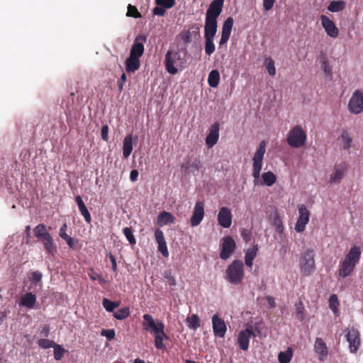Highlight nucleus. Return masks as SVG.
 Here are the masks:
<instances>
[{"instance_id":"1","label":"nucleus","mask_w":363,"mask_h":363,"mask_svg":"<svg viewBox=\"0 0 363 363\" xmlns=\"http://www.w3.org/2000/svg\"><path fill=\"white\" fill-rule=\"evenodd\" d=\"M361 256L360 248L353 246L346 255L345 259L340 263L338 269V276L345 278L354 271L356 264L359 262Z\"/></svg>"},{"instance_id":"2","label":"nucleus","mask_w":363,"mask_h":363,"mask_svg":"<svg viewBox=\"0 0 363 363\" xmlns=\"http://www.w3.org/2000/svg\"><path fill=\"white\" fill-rule=\"evenodd\" d=\"M34 235L40 241L44 246L45 250L50 255H54L57 253V246L51 235L47 231L45 224H38L33 228Z\"/></svg>"},{"instance_id":"3","label":"nucleus","mask_w":363,"mask_h":363,"mask_svg":"<svg viewBox=\"0 0 363 363\" xmlns=\"http://www.w3.org/2000/svg\"><path fill=\"white\" fill-rule=\"evenodd\" d=\"M225 279L232 284H239L244 279V265L236 259L229 264L225 270Z\"/></svg>"},{"instance_id":"4","label":"nucleus","mask_w":363,"mask_h":363,"mask_svg":"<svg viewBox=\"0 0 363 363\" xmlns=\"http://www.w3.org/2000/svg\"><path fill=\"white\" fill-rule=\"evenodd\" d=\"M315 252L313 249H307L301 256L300 268L304 276L311 275L315 269Z\"/></svg>"},{"instance_id":"5","label":"nucleus","mask_w":363,"mask_h":363,"mask_svg":"<svg viewBox=\"0 0 363 363\" xmlns=\"http://www.w3.org/2000/svg\"><path fill=\"white\" fill-rule=\"evenodd\" d=\"M184 58L181 57L179 50H168L165 55V66L167 71L171 74L178 72L177 67L184 63Z\"/></svg>"},{"instance_id":"6","label":"nucleus","mask_w":363,"mask_h":363,"mask_svg":"<svg viewBox=\"0 0 363 363\" xmlns=\"http://www.w3.org/2000/svg\"><path fill=\"white\" fill-rule=\"evenodd\" d=\"M306 133L300 125L294 126L289 133L287 143L292 147L303 146L306 141Z\"/></svg>"},{"instance_id":"7","label":"nucleus","mask_w":363,"mask_h":363,"mask_svg":"<svg viewBox=\"0 0 363 363\" xmlns=\"http://www.w3.org/2000/svg\"><path fill=\"white\" fill-rule=\"evenodd\" d=\"M265 147L266 144L264 141H262L259 143V147L257 150L254 157H253V171L252 176L255 178V184H258V180L260 176V172L262 167V160L264 157V155L265 153Z\"/></svg>"},{"instance_id":"8","label":"nucleus","mask_w":363,"mask_h":363,"mask_svg":"<svg viewBox=\"0 0 363 363\" xmlns=\"http://www.w3.org/2000/svg\"><path fill=\"white\" fill-rule=\"evenodd\" d=\"M348 110L354 114H359L363 111V92L355 90L348 103Z\"/></svg>"},{"instance_id":"9","label":"nucleus","mask_w":363,"mask_h":363,"mask_svg":"<svg viewBox=\"0 0 363 363\" xmlns=\"http://www.w3.org/2000/svg\"><path fill=\"white\" fill-rule=\"evenodd\" d=\"M251 337H256V334L251 326L239 332L238 335V344L240 350L244 351L248 350Z\"/></svg>"},{"instance_id":"10","label":"nucleus","mask_w":363,"mask_h":363,"mask_svg":"<svg viewBox=\"0 0 363 363\" xmlns=\"http://www.w3.org/2000/svg\"><path fill=\"white\" fill-rule=\"evenodd\" d=\"M224 0H213L206 11V19L217 21L222 12Z\"/></svg>"},{"instance_id":"11","label":"nucleus","mask_w":363,"mask_h":363,"mask_svg":"<svg viewBox=\"0 0 363 363\" xmlns=\"http://www.w3.org/2000/svg\"><path fill=\"white\" fill-rule=\"evenodd\" d=\"M298 210L299 216L295 225V230L297 232H303L309 220V211L303 204L299 205Z\"/></svg>"},{"instance_id":"12","label":"nucleus","mask_w":363,"mask_h":363,"mask_svg":"<svg viewBox=\"0 0 363 363\" xmlns=\"http://www.w3.org/2000/svg\"><path fill=\"white\" fill-rule=\"evenodd\" d=\"M147 40L145 35H138L131 47L130 55L140 58L144 52V43Z\"/></svg>"},{"instance_id":"13","label":"nucleus","mask_w":363,"mask_h":363,"mask_svg":"<svg viewBox=\"0 0 363 363\" xmlns=\"http://www.w3.org/2000/svg\"><path fill=\"white\" fill-rule=\"evenodd\" d=\"M235 247L236 245L234 240L230 236L225 237L222 244V251L220 253V257L224 260L228 259L235 251Z\"/></svg>"},{"instance_id":"14","label":"nucleus","mask_w":363,"mask_h":363,"mask_svg":"<svg viewBox=\"0 0 363 363\" xmlns=\"http://www.w3.org/2000/svg\"><path fill=\"white\" fill-rule=\"evenodd\" d=\"M347 340L349 342L350 350L351 352H356L360 344L359 333L357 329L352 328L348 330L346 334Z\"/></svg>"},{"instance_id":"15","label":"nucleus","mask_w":363,"mask_h":363,"mask_svg":"<svg viewBox=\"0 0 363 363\" xmlns=\"http://www.w3.org/2000/svg\"><path fill=\"white\" fill-rule=\"evenodd\" d=\"M143 319L145 323H143L144 328L146 330L151 329L155 333H162V330H164V324L161 321H157V323L153 319L152 316L150 314L143 315Z\"/></svg>"},{"instance_id":"16","label":"nucleus","mask_w":363,"mask_h":363,"mask_svg":"<svg viewBox=\"0 0 363 363\" xmlns=\"http://www.w3.org/2000/svg\"><path fill=\"white\" fill-rule=\"evenodd\" d=\"M204 216V204L202 201H196L190 221L192 226L200 224Z\"/></svg>"},{"instance_id":"17","label":"nucleus","mask_w":363,"mask_h":363,"mask_svg":"<svg viewBox=\"0 0 363 363\" xmlns=\"http://www.w3.org/2000/svg\"><path fill=\"white\" fill-rule=\"evenodd\" d=\"M322 26L324 28L327 34L331 38H336L338 35L339 30L335 24L326 16L322 15L320 16Z\"/></svg>"},{"instance_id":"18","label":"nucleus","mask_w":363,"mask_h":363,"mask_svg":"<svg viewBox=\"0 0 363 363\" xmlns=\"http://www.w3.org/2000/svg\"><path fill=\"white\" fill-rule=\"evenodd\" d=\"M218 221L223 228H228L232 223V214L229 208L222 207L218 214Z\"/></svg>"},{"instance_id":"19","label":"nucleus","mask_w":363,"mask_h":363,"mask_svg":"<svg viewBox=\"0 0 363 363\" xmlns=\"http://www.w3.org/2000/svg\"><path fill=\"white\" fill-rule=\"evenodd\" d=\"M212 324L215 335L223 337L226 332V325L224 320L215 314L212 318Z\"/></svg>"},{"instance_id":"20","label":"nucleus","mask_w":363,"mask_h":363,"mask_svg":"<svg viewBox=\"0 0 363 363\" xmlns=\"http://www.w3.org/2000/svg\"><path fill=\"white\" fill-rule=\"evenodd\" d=\"M233 18L228 17L223 23L221 32V38L220 39L219 45H223L225 44L230 36L232 28L233 26Z\"/></svg>"},{"instance_id":"21","label":"nucleus","mask_w":363,"mask_h":363,"mask_svg":"<svg viewBox=\"0 0 363 363\" xmlns=\"http://www.w3.org/2000/svg\"><path fill=\"white\" fill-rule=\"evenodd\" d=\"M219 138V124L215 123L209 130V133L206 138V145L211 148L213 147L218 142Z\"/></svg>"},{"instance_id":"22","label":"nucleus","mask_w":363,"mask_h":363,"mask_svg":"<svg viewBox=\"0 0 363 363\" xmlns=\"http://www.w3.org/2000/svg\"><path fill=\"white\" fill-rule=\"evenodd\" d=\"M201 167L202 164L199 158H194L192 161L189 159L181 164L182 169L192 174L198 173Z\"/></svg>"},{"instance_id":"23","label":"nucleus","mask_w":363,"mask_h":363,"mask_svg":"<svg viewBox=\"0 0 363 363\" xmlns=\"http://www.w3.org/2000/svg\"><path fill=\"white\" fill-rule=\"evenodd\" d=\"M218 28V21L205 19L204 38H214Z\"/></svg>"},{"instance_id":"24","label":"nucleus","mask_w":363,"mask_h":363,"mask_svg":"<svg viewBox=\"0 0 363 363\" xmlns=\"http://www.w3.org/2000/svg\"><path fill=\"white\" fill-rule=\"evenodd\" d=\"M314 349L315 352L320 355L319 359L324 361L328 356V349L325 343L321 338H316Z\"/></svg>"},{"instance_id":"25","label":"nucleus","mask_w":363,"mask_h":363,"mask_svg":"<svg viewBox=\"0 0 363 363\" xmlns=\"http://www.w3.org/2000/svg\"><path fill=\"white\" fill-rule=\"evenodd\" d=\"M140 66V58L129 55L125 60V70L127 72L134 73Z\"/></svg>"},{"instance_id":"26","label":"nucleus","mask_w":363,"mask_h":363,"mask_svg":"<svg viewBox=\"0 0 363 363\" xmlns=\"http://www.w3.org/2000/svg\"><path fill=\"white\" fill-rule=\"evenodd\" d=\"M175 218L170 213L162 211L157 216V223L160 226L174 223Z\"/></svg>"},{"instance_id":"27","label":"nucleus","mask_w":363,"mask_h":363,"mask_svg":"<svg viewBox=\"0 0 363 363\" xmlns=\"http://www.w3.org/2000/svg\"><path fill=\"white\" fill-rule=\"evenodd\" d=\"M133 150V138L131 135L125 137L123 142V155L124 158H128Z\"/></svg>"},{"instance_id":"28","label":"nucleus","mask_w":363,"mask_h":363,"mask_svg":"<svg viewBox=\"0 0 363 363\" xmlns=\"http://www.w3.org/2000/svg\"><path fill=\"white\" fill-rule=\"evenodd\" d=\"M67 229V224H63L62 225V227L60 228V236L63 239L65 240L66 242H67V244L68 245V246L72 248V249H75L76 248V243H77V241L69 237L67 233H66V230Z\"/></svg>"},{"instance_id":"29","label":"nucleus","mask_w":363,"mask_h":363,"mask_svg":"<svg viewBox=\"0 0 363 363\" xmlns=\"http://www.w3.org/2000/svg\"><path fill=\"white\" fill-rule=\"evenodd\" d=\"M257 251L258 247L257 245L246 251L245 256V263L247 267H252L253 264L252 262L257 256Z\"/></svg>"},{"instance_id":"30","label":"nucleus","mask_w":363,"mask_h":363,"mask_svg":"<svg viewBox=\"0 0 363 363\" xmlns=\"http://www.w3.org/2000/svg\"><path fill=\"white\" fill-rule=\"evenodd\" d=\"M36 302V297L32 293H27L21 297V304L28 308L34 307Z\"/></svg>"},{"instance_id":"31","label":"nucleus","mask_w":363,"mask_h":363,"mask_svg":"<svg viewBox=\"0 0 363 363\" xmlns=\"http://www.w3.org/2000/svg\"><path fill=\"white\" fill-rule=\"evenodd\" d=\"M220 81V74L217 69H213L210 72L208 77V82L211 87H216Z\"/></svg>"},{"instance_id":"32","label":"nucleus","mask_w":363,"mask_h":363,"mask_svg":"<svg viewBox=\"0 0 363 363\" xmlns=\"http://www.w3.org/2000/svg\"><path fill=\"white\" fill-rule=\"evenodd\" d=\"M321 58V64H322V68L323 69V72L326 77H331L333 75L332 68L330 65L329 60L324 53H321L320 55Z\"/></svg>"},{"instance_id":"33","label":"nucleus","mask_w":363,"mask_h":363,"mask_svg":"<svg viewBox=\"0 0 363 363\" xmlns=\"http://www.w3.org/2000/svg\"><path fill=\"white\" fill-rule=\"evenodd\" d=\"M262 182L261 184L271 186L275 183L277 177L273 172H267L262 174Z\"/></svg>"},{"instance_id":"34","label":"nucleus","mask_w":363,"mask_h":363,"mask_svg":"<svg viewBox=\"0 0 363 363\" xmlns=\"http://www.w3.org/2000/svg\"><path fill=\"white\" fill-rule=\"evenodd\" d=\"M342 143V147L344 150H349L352 143V138L350 135L349 133L346 130H343L342 131V134L340 136Z\"/></svg>"},{"instance_id":"35","label":"nucleus","mask_w":363,"mask_h":363,"mask_svg":"<svg viewBox=\"0 0 363 363\" xmlns=\"http://www.w3.org/2000/svg\"><path fill=\"white\" fill-rule=\"evenodd\" d=\"M345 7V2L343 1H332L328 6V10L330 12H339Z\"/></svg>"},{"instance_id":"36","label":"nucleus","mask_w":363,"mask_h":363,"mask_svg":"<svg viewBox=\"0 0 363 363\" xmlns=\"http://www.w3.org/2000/svg\"><path fill=\"white\" fill-rule=\"evenodd\" d=\"M293 356L292 350L288 347L285 352H280L278 355L279 363H289Z\"/></svg>"},{"instance_id":"37","label":"nucleus","mask_w":363,"mask_h":363,"mask_svg":"<svg viewBox=\"0 0 363 363\" xmlns=\"http://www.w3.org/2000/svg\"><path fill=\"white\" fill-rule=\"evenodd\" d=\"M186 323L189 328L196 330L200 326L199 317L194 314L186 318Z\"/></svg>"},{"instance_id":"38","label":"nucleus","mask_w":363,"mask_h":363,"mask_svg":"<svg viewBox=\"0 0 363 363\" xmlns=\"http://www.w3.org/2000/svg\"><path fill=\"white\" fill-rule=\"evenodd\" d=\"M345 170L337 168L335 172L330 175V183H338L343 178Z\"/></svg>"},{"instance_id":"39","label":"nucleus","mask_w":363,"mask_h":363,"mask_svg":"<svg viewBox=\"0 0 363 363\" xmlns=\"http://www.w3.org/2000/svg\"><path fill=\"white\" fill-rule=\"evenodd\" d=\"M129 315L130 309L128 307L122 308L113 313L114 318L120 320L126 318Z\"/></svg>"},{"instance_id":"40","label":"nucleus","mask_w":363,"mask_h":363,"mask_svg":"<svg viewBox=\"0 0 363 363\" xmlns=\"http://www.w3.org/2000/svg\"><path fill=\"white\" fill-rule=\"evenodd\" d=\"M215 51V45L213 38H205V52L210 56Z\"/></svg>"},{"instance_id":"41","label":"nucleus","mask_w":363,"mask_h":363,"mask_svg":"<svg viewBox=\"0 0 363 363\" xmlns=\"http://www.w3.org/2000/svg\"><path fill=\"white\" fill-rule=\"evenodd\" d=\"M166 337L167 338V335L164 333V330H162V333H155V345L156 348L157 349H163L164 347V344L162 343L163 338Z\"/></svg>"},{"instance_id":"42","label":"nucleus","mask_w":363,"mask_h":363,"mask_svg":"<svg viewBox=\"0 0 363 363\" xmlns=\"http://www.w3.org/2000/svg\"><path fill=\"white\" fill-rule=\"evenodd\" d=\"M55 344L56 343L53 340H50L45 339V338L40 339L38 341V346L43 349H48V348L53 347L54 346H55Z\"/></svg>"},{"instance_id":"43","label":"nucleus","mask_w":363,"mask_h":363,"mask_svg":"<svg viewBox=\"0 0 363 363\" xmlns=\"http://www.w3.org/2000/svg\"><path fill=\"white\" fill-rule=\"evenodd\" d=\"M53 348L55 359L56 360H60L65 352V350L62 347V346L57 344H55V346H54Z\"/></svg>"},{"instance_id":"44","label":"nucleus","mask_w":363,"mask_h":363,"mask_svg":"<svg viewBox=\"0 0 363 363\" xmlns=\"http://www.w3.org/2000/svg\"><path fill=\"white\" fill-rule=\"evenodd\" d=\"M126 15L127 16L133 17L135 18H139L142 17L141 14L138 11V9L131 4H129L128 6V12Z\"/></svg>"},{"instance_id":"45","label":"nucleus","mask_w":363,"mask_h":363,"mask_svg":"<svg viewBox=\"0 0 363 363\" xmlns=\"http://www.w3.org/2000/svg\"><path fill=\"white\" fill-rule=\"evenodd\" d=\"M78 208L81 214L84 216L85 220L89 223L91 220V218L84 203L83 204L78 206Z\"/></svg>"},{"instance_id":"46","label":"nucleus","mask_w":363,"mask_h":363,"mask_svg":"<svg viewBox=\"0 0 363 363\" xmlns=\"http://www.w3.org/2000/svg\"><path fill=\"white\" fill-rule=\"evenodd\" d=\"M43 274L39 271H35L30 273V276L28 277L30 280L32 281L34 284H38L40 283L42 280Z\"/></svg>"},{"instance_id":"47","label":"nucleus","mask_w":363,"mask_h":363,"mask_svg":"<svg viewBox=\"0 0 363 363\" xmlns=\"http://www.w3.org/2000/svg\"><path fill=\"white\" fill-rule=\"evenodd\" d=\"M155 4L165 9H170L174 6L175 0H155Z\"/></svg>"},{"instance_id":"48","label":"nucleus","mask_w":363,"mask_h":363,"mask_svg":"<svg viewBox=\"0 0 363 363\" xmlns=\"http://www.w3.org/2000/svg\"><path fill=\"white\" fill-rule=\"evenodd\" d=\"M266 63H267L266 67H267V69L268 73L271 76L275 75V74H276V69H275V67H274V60L272 58H268V59H267Z\"/></svg>"},{"instance_id":"49","label":"nucleus","mask_w":363,"mask_h":363,"mask_svg":"<svg viewBox=\"0 0 363 363\" xmlns=\"http://www.w3.org/2000/svg\"><path fill=\"white\" fill-rule=\"evenodd\" d=\"M123 234L126 237L130 244H135L136 241L130 228L125 227L123 229Z\"/></svg>"},{"instance_id":"50","label":"nucleus","mask_w":363,"mask_h":363,"mask_svg":"<svg viewBox=\"0 0 363 363\" xmlns=\"http://www.w3.org/2000/svg\"><path fill=\"white\" fill-rule=\"evenodd\" d=\"M329 303L331 310L333 312H335L337 310V306L339 305L338 299L335 294H333L330 296Z\"/></svg>"},{"instance_id":"51","label":"nucleus","mask_w":363,"mask_h":363,"mask_svg":"<svg viewBox=\"0 0 363 363\" xmlns=\"http://www.w3.org/2000/svg\"><path fill=\"white\" fill-rule=\"evenodd\" d=\"M155 236L158 246L166 242L163 232L161 230L157 229L155 232Z\"/></svg>"},{"instance_id":"52","label":"nucleus","mask_w":363,"mask_h":363,"mask_svg":"<svg viewBox=\"0 0 363 363\" xmlns=\"http://www.w3.org/2000/svg\"><path fill=\"white\" fill-rule=\"evenodd\" d=\"M164 277L165 279H167L168 283L171 286H176V280L173 275L172 274V272L170 270H167L164 272Z\"/></svg>"},{"instance_id":"53","label":"nucleus","mask_w":363,"mask_h":363,"mask_svg":"<svg viewBox=\"0 0 363 363\" xmlns=\"http://www.w3.org/2000/svg\"><path fill=\"white\" fill-rule=\"evenodd\" d=\"M101 335L106 337L108 340H111L115 337V331L113 329L102 330Z\"/></svg>"},{"instance_id":"54","label":"nucleus","mask_w":363,"mask_h":363,"mask_svg":"<svg viewBox=\"0 0 363 363\" xmlns=\"http://www.w3.org/2000/svg\"><path fill=\"white\" fill-rule=\"evenodd\" d=\"M102 305L108 312H112L114 310L113 301L108 298H105L103 299Z\"/></svg>"},{"instance_id":"55","label":"nucleus","mask_w":363,"mask_h":363,"mask_svg":"<svg viewBox=\"0 0 363 363\" xmlns=\"http://www.w3.org/2000/svg\"><path fill=\"white\" fill-rule=\"evenodd\" d=\"M179 36L184 41V43L188 44L191 41V33L189 31H186L184 33H181Z\"/></svg>"},{"instance_id":"56","label":"nucleus","mask_w":363,"mask_h":363,"mask_svg":"<svg viewBox=\"0 0 363 363\" xmlns=\"http://www.w3.org/2000/svg\"><path fill=\"white\" fill-rule=\"evenodd\" d=\"M275 1L276 0H263L264 9L267 11L271 10L273 8Z\"/></svg>"},{"instance_id":"57","label":"nucleus","mask_w":363,"mask_h":363,"mask_svg":"<svg viewBox=\"0 0 363 363\" xmlns=\"http://www.w3.org/2000/svg\"><path fill=\"white\" fill-rule=\"evenodd\" d=\"M274 225L277 227V231L281 233L283 231V225L281 220L278 215L276 216L274 221Z\"/></svg>"},{"instance_id":"58","label":"nucleus","mask_w":363,"mask_h":363,"mask_svg":"<svg viewBox=\"0 0 363 363\" xmlns=\"http://www.w3.org/2000/svg\"><path fill=\"white\" fill-rule=\"evenodd\" d=\"M241 236L242 239L247 242L251 240V232L249 230L244 228L241 230Z\"/></svg>"},{"instance_id":"59","label":"nucleus","mask_w":363,"mask_h":363,"mask_svg":"<svg viewBox=\"0 0 363 363\" xmlns=\"http://www.w3.org/2000/svg\"><path fill=\"white\" fill-rule=\"evenodd\" d=\"M101 135V138L104 141L107 142L108 140V127L107 125H104L102 126Z\"/></svg>"},{"instance_id":"60","label":"nucleus","mask_w":363,"mask_h":363,"mask_svg":"<svg viewBox=\"0 0 363 363\" xmlns=\"http://www.w3.org/2000/svg\"><path fill=\"white\" fill-rule=\"evenodd\" d=\"M158 251L161 252V254L164 257H167L169 256V252L167 247V243L164 242V244L160 245L158 246Z\"/></svg>"},{"instance_id":"61","label":"nucleus","mask_w":363,"mask_h":363,"mask_svg":"<svg viewBox=\"0 0 363 363\" xmlns=\"http://www.w3.org/2000/svg\"><path fill=\"white\" fill-rule=\"evenodd\" d=\"M153 14L154 15H157V16H164L165 13H166V10L162 8V6H156L153 9Z\"/></svg>"},{"instance_id":"62","label":"nucleus","mask_w":363,"mask_h":363,"mask_svg":"<svg viewBox=\"0 0 363 363\" xmlns=\"http://www.w3.org/2000/svg\"><path fill=\"white\" fill-rule=\"evenodd\" d=\"M125 81H126V75L125 73H123L121 77L120 80L118 82V89L120 91H122V90L123 89V84L125 82Z\"/></svg>"},{"instance_id":"63","label":"nucleus","mask_w":363,"mask_h":363,"mask_svg":"<svg viewBox=\"0 0 363 363\" xmlns=\"http://www.w3.org/2000/svg\"><path fill=\"white\" fill-rule=\"evenodd\" d=\"M50 334V327L48 325H45L43 327L42 330H40V335L43 337H48Z\"/></svg>"},{"instance_id":"64","label":"nucleus","mask_w":363,"mask_h":363,"mask_svg":"<svg viewBox=\"0 0 363 363\" xmlns=\"http://www.w3.org/2000/svg\"><path fill=\"white\" fill-rule=\"evenodd\" d=\"M108 257H109V259L111 260V262L112 270L113 272H116V270H117V264H116V260L114 256L111 253H109Z\"/></svg>"}]
</instances>
